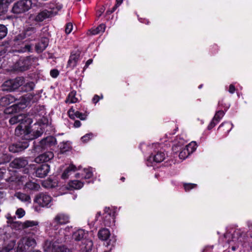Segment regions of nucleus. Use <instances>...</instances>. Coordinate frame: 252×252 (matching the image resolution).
<instances>
[{
    "label": "nucleus",
    "mask_w": 252,
    "mask_h": 252,
    "mask_svg": "<svg viewBox=\"0 0 252 252\" xmlns=\"http://www.w3.org/2000/svg\"><path fill=\"white\" fill-rule=\"evenodd\" d=\"M196 143L195 142H192L180 152L179 157L181 159H185L189 155L190 153L193 152L196 149Z\"/></svg>",
    "instance_id": "9b49d317"
},
{
    "label": "nucleus",
    "mask_w": 252,
    "mask_h": 252,
    "mask_svg": "<svg viewBox=\"0 0 252 252\" xmlns=\"http://www.w3.org/2000/svg\"><path fill=\"white\" fill-rule=\"evenodd\" d=\"M54 252H69V251L64 246H60L57 248Z\"/></svg>",
    "instance_id": "e433bc0d"
},
{
    "label": "nucleus",
    "mask_w": 252,
    "mask_h": 252,
    "mask_svg": "<svg viewBox=\"0 0 252 252\" xmlns=\"http://www.w3.org/2000/svg\"><path fill=\"white\" fill-rule=\"evenodd\" d=\"M69 221V217L67 215L63 213H59L54 218L53 223L63 225L68 223Z\"/></svg>",
    "instance_id": "ddd939ff"
},
{
    "label": "nucleus",
    "mask_w": 252,
    "mask_h": 252,
    "mask_svg": "<svg viewBox=\"0 0 252 252\" xmlns=\"http://www.w3.org/2000/svg\"><path fill=\"white\" fill-rule=\"evenodd\" d=\"M29 147V143L26 141L19 142L9 146L8 149L10 152L15 153L21 152Z\"/></svg>",
    "instance_id": "9d476101"
},
{
    "label": "nucleus",
    "mask_w": 252,
    "mask_h": 252,
    "mask_svg": "<svg viewBox=\"0 0 252 252\" xmlns=\"http://www.w3.org/2000/svg\"><path fill=\"white\" fill-rule=\"evenodd\" d=\"M56 140L55 138L52 136L47 137L42 139L39 143L38 147H40L43 150L47 149L48 147L55 144Z\"/></svg>",
    "instance_id": "2eb2a0df"
},
{
    "label": "nucleus",
    "mask_w": 252,
    "mask_h": 252,
    "mask_svg": "<svg viewBox=\"0 0 252 252\" xmlns=\"http://www.w3.org/2000/svg\"><path fill=\"white\" fill-rule=\"evenodd\" d=\"M84 171L86 173V175L85 176V178L86 179H89L91 178L93 175L92 171H91L89 169H85Z\"/></svg>",
    "instance_id": "c03bdc74"
},
{
    "label": "nucleus",
    "mask_w": 252,
    "mask_h": 252,
    "mask_svg": "<svg viewBox=\"0 0 252 252\" xmlns=\"http://www.w3.org/2000/svg\"><path fill=\"white\" fill-rule=\"evenodd\" d=\"M25 187L26 189L32 191H38L40 188L39 184L31 181L27 182Z\"/></svg>",
    "instance_id": "4be33fe9"
},
{
    "label": "nucleus",
    "mask_w": 252,
    "mask_h": 252,
    "mask_svg": "<svg viewBox=\"0 0 252 252\" xmlns=\"http://www.w3.org/2000/svg\"><path fill=\"white\" fill-rule=\"evenodd\" d=\"M36 32V28L34 27H28L24 31L23 34L18 35L15 39V40H21L27 37H31L35 39L37 36L35 34Z\"/></svg>",
    "instance_id": "1a4fd4ad"
},
{
    "label": "nucleus",
    "mask_w": 252,
    "mask_h": 252,
    "mask_svg": "<svg viewBox=\"0 0 252 252\" xmlns=\"http://www.w3.org/2000/svg\"><path fill=\"white\" fill-rule=\"evenodd\" d=\"M120 5L116 3L115 5L113 7L112 9L111 10L113 12Z\"/></svg>",
    "instance_id": "6e6d98bb"
},
{
    "label": "nucleus",
    "mask_w": 252,
    "mask_h": 252,
    "mask_svg": "<svg viewBox=\"0 0 252 252\" xmlns=\"http://www.w3.org/2000/svg\"><path fill=\"white\" fill-rule=\"evenodd\" d=\"M24 82V78L22 77L7 80L1 86V90L3 91H13L20 86H22Z\"/></svg>",
    "instance_id": "39448f33"
},
{
    "label": "nucleus",
    "mask_w": 252,
    "mask_h": 252,
    "mask_svg": "<svg viewBox=\"0 0 252 252\" xmlns=\"http://www.w3.org/2000/svg\"><path fill=\"white\" fill-rule=\"evenodd\" d=\"M235 91V88L234 86L232 84H231L229 86V92L231 94H233L234 93Z\"/></svg>",
    "instance_id": "de8ad7c7"
},
{
    "label": "nucleus",
    "mask_w": 252,
    "mask_h": 252,
    "mask_svg": "<svg viewBox=\"0 0 252 252\" xmlns=\"http://www.w3.org/2000/svg\"><path fill=\"white\" fill-rule=\"evenodd\" d=\"M76 167L74 165H70L63 172L62 175V178L63 179L68 178L72 172L75 171Z\"/></svg>",
    "instance_id": "393cba45"
},
{
    "label": "nucleus",
    "mask_w": 252,
    "mask_h": 252,
    "mask_svg": "<svg viewBox=\"0 0 252 252\" xmlns=\"http://www.w3.org/2000/svg\"><path fill=\"white\" fill-rule=\"evenodd\" d=\"M53 15L52 11L45 9L39 12L34 18L36 22H42L45 19L51 17Z\"/></svg>",
    "instance_id": "f3484780"
},
{
    "label": "nucleus",
    "mask_w": 252,
    "mask_h": 252,
    "mask_svg": "<svg viewBox=\"0 0 252 252\" xmlns=\"http://www.w3.org/2000/svg\"><path fill=\"white\" fill-rule=\"evenodd\" d=\"M73 29V25L71 23H68L66 24L65 32L66 33L69 34L70 33Z\"/></svg>",
    "instance_id": "4c0bfd02"
},
{
    "label": "nucleus",
    "mask_w": 252,
    "mask_h": 252,
    "mask_svg": "<svg viewBox=\"0 0 252 252\" xmlns=\"http://www.w3.org/2000/svg\"><path fill=\"white\" fill-rule=\"evenodd\" d=\"M81 122L77 120L75 121L74 123V126L75 127H79L81 126Z\"/></svg>",
    "instance_id": "603ef678"
},
{
    "label": "nucleus",
    "mask_w": 252,
    "mask_h": 252,
    "mask_svg": "<svg viewBox=\"0 0 252 252\" xmlns=\"http://www.w3.org/2000/svg\"><path fill=\"white\" fill-rule=\"evenodd\" d=\"M11 0H0V15L7 11L8 4Z\"/></svg>",
    "instance_id": "b1692460"
},
{
    "label": "nucleus",
    "mask_w": 252,
    "mask_h": 252,
    "mask_svg": "<svg viewBox=\"0 0 252 252\" xmlns=\"http://www.w3.org/2000/svg\"><path fill=\"white\" fill-rule=\"evenodd\" d=\"M244 240V237H240L238 239V246H239V245H242L243 246V241Z\"/></svg>",
    "instance_id": "09e8293b"
},
{
    "label": "nucleus",
    "mask_w": 252,
    "mask_h": 252,
    "mask_svg": "<svg viewBox=\"0 0 252 252\" xmlns=\"http://www.w3.org/2000/svg\"><path fill=\"white\" fill-rule=\"evenodd\" d=\"M31 49V46L28 44H25L21 49V52H25L26 51H30Z\"/></svg>",
    "instance_id": "79ce46f5"
},
{
    "label": "nucleus",
    "mask_w": 252,
    "mask_h": 252,
    "mask_svg": "<svg viewBox=\"0 0 252 252\" xmlns=\"http://www.w3.org/2000/svg\"><path fill=\"white\" fill-rule=\"evenodd\" d=\"M16 214L19 218H21L25 215V212L23 209L19 208L17 210Z\"/></svg>",
    "instance_id": "ea45409f"
},
{
    "label": "nucleus",
    "mask_w": 252,
    "mask_h": 252,
    "mask_svg": "<svg viewBox=\"0 0 252 252\" xmlns=\"http://www.w3.org/2000/svg\"><path fill=\"white\" fill-rule=\"evenodd\" d=\"M116 0V3L121 5V3L123 2V0Z\"/></svg>",
    "instance_id": "13d9d810"
},
{
    "label": "nucleus",
    "mask_w": 252,
    "mask_h": 252,
    "mask_svg": "<svg viewBox=\"0 0 252 252\" xmlns=\"http://www.w3.org/2000/svg\"><path fill=\"white\" fill-rule=\"evenodd\" d=\"M112 13H113L112 10H107V12H106V13L108 14H111Z\"/></svg>",
    "instance_id": "680f3d73"
},
{
    "label": "nucleus",
    "mask_w": 252,
    "mask_h": 252,
    "mask_svg": "<svg viewBox=\"0 0 252 252\" xmlns=\"http://www.w3.org/2000/svg\"><path fill=\"white\" fill-rule=\"evenodd\" d=\"M93 137V134L92 133L86 134L85 135L81 137V140L83 142H88Z\"/></svg>",
    "instance_id": "c9c22d12"
},
{
    "label": "nucleus",
    "mask_w": 252,
    "mask_h": 252,
    "mask_svg": "<svg viewBox=\"0 0 252 252\" xmlns=\"http://www.w3.org/2000/svg\"><path fill=\"white\" fill-rule=\"evenodd\" d=\"M38 224L37 221L33 220H27L23 223H21V226L23 228H27L32 227L34 226H36Z\"/></svg>",
    "instance_id": "c85d7f7f"
},
{
    "label": "nucleus",
    "mask_w": 252,
    "mask_h": 252,
    "mask_svg": "<svg viewBox=\"0 0 252 252\" xmlns=\"http://www.w3.org/2000/svg\"><path fill=\"white\" fill-rule=\"evenodd\" d=\"M99 96L97 95H95L93 98V102L94 103H96L99 100Z\"/></svg>",
    "instance_id": "8fccbe9b"
},
{
    "label": "nucleus",
    "mask_w": 252,
    "mask_h": 252,
    "mask_svg": "<svg viewBox=\"0 0 252 252\" xmlns=\"http://www.w3.org/2000/svg\"><path fill=\"white\" fill-rule=\"evenodd\" d=\"M35 85L33 82H30L27 83L21 88L22 91L25 92H30L34 89Z\"/></svg>",
    "instance_id": "c756f323"
},
{
    "label": "nucleus",
    "mask_w": 252,
    "mask_h": 252,
    "mask_svg": "<svg viewBox=\"0 0 252 252\" xmlns=\"http://www.w3.org/2000/svg\"><path fill=\"white\" fill-rule=\"evenodd\" d=\"M87 235V233L85 232L84 230L79 229L73 233L72 237L75 241H82L83 245L82 249L86 252H90L92 250L93 243L92 240L86 239Z\"/></svg>",
    "instance_id": "7ed1b4c3"
},
{
    "label": "nucleus",
    "mask_w": 252,
    "mask_h": 252,
    "mask_svg": "<svg viewBox=\"0 0 252 252\" xmlns=\"http://www.w3.org/2000/svg\"><path fill=\"white\" fill-rule=\"evenodd\" d=\"M28 164V160L24 158H16L10 163L11 166L15 168L25 167Z\"/></svg>",
    "instance_id": "dca6fc26"
},
{
    "label": "nucleus",
    "mask_w": 252,
    "mask_h": 252,
    "mask_svg": "<svg viewBox=\"0 0 252 252\" xmlns=\"http://www.w3.org/2000/svg\"><path fill=\"white\" fill-rule=\"evenodd\" d=\"M76 118H79L81 120H84L86 118L83 114L78 111H76Z\"/></svg>",
    "instance_id": "37998d69"
},
{
    "label": "nucleus",
    "mask_w": 252,
    "mask_h": 252,
    "mask_svg": "<svg viewBox=\"0 0 252 252\" xmlns=\"http://www.w3.org/2000/svg\"><path fill=\"white\" fill-rule=\"evenodd\" d=\"M5 174L1 169H0V180L4 177Z\"/></svg>",
    "instance_id": "864d4df0"
},
{
    "label": "nucleus",
    "mask_w": 252,
    "mask_h": 252,
    "mask_svg": "<svg viewBox=\"0 0 252 252\" xmlns=\"http://www.w3.org/2000/svg\"><path fill=\"white\" fill-rule=\"evenodd\" d=\"M49 40L47 38H42L40 41L35 45L36 51L38 53H41L47 47Z\"/></svg>",
    "instance_id": "a211bd4d"
},
{
    "label": "nucleus",
    "mask_w": 252,
    "mask_h": 252,
    "mask_svg": "<svg viewBox=\"0 0 252 252\" xmlns=\"http://www.w3.org/2000/svg\"><path fill=\"white\" fill-rule=\"evenodd\" d=\"M34 201L41 207H49L52 197L46 193H40L35 196Z\"/></svg>",
    "instance_id": "6e6552de"
},
{
    "label": "nucleus",
    "mask_w": 252,
    "mask_h": 252,
    "mask_svg": "<svg viewBox=\"0 0 252 252\" xmlns=\"http://www.w3.org/2000/svg\"><path fill=\"white\" fill-rule=\"evenodd\" d=\"M37 60L36 58L28 57L20 59L15 64V69L19 71H25L29 69L30 66Z\"/></svg>",
    "instance_id": "423d86ee"
},
{
    "label": "nucleus",
    "mask_w": 252,
    "mask_h": 252,
    "mask_svg": "<svg viewBox=\"0 0 252 252\" xmlns=\"http://www.w3.org/2000/svg\"><path fill=\"white\" fill-rule=\"evenodd\" d=\"M7 218L8 220V222H11L13 221V219L11 217H7Z\"/></svg>",
    "instance_id": "052dcab7"
},
{
    "label": "nucleus",
    "mask_w": 252,
    "mask_h": 252,
    "mask_svg": "<svg viewBox=\"0 0 252 252\" xmlns=\"http://www.w3.org/2000/svg\"><path fill=\"white\" fill-rule=\"evenodd\" d=\"M70 188L73 189H79L83 186V183L78 180H74L69 182Z\"/></svg>",
    "instance_id": "cd10ccee"
},
{
    "label": "nucleus",
    "mask_w": 252,
    "mask_h": 252,
    "mask_svg": "<svg viewBox=\"0 0 252 252\" xmlns=\"http://www.w3.org/2000/svg\"><path fill=\"white\" fill-rule=\"evenodd\" d=\"M217 123L215 121H214V120L213 119L212 121L211 122L210 125L208 126V129H212L213 127H214L215 126V125H216Z\"/></svg>",
    "instance_id": "49530a36"
},
{
    "label": "nucleus",
    "mask_w": 252,
    "mask_h": 252,
    "mask_svg": "<svg viewBox=\"0 0 252 252\" xmlns=\"http://www.w3.org/2000/svg\"><path fill=\"white\" fill-rule=\"evenodd\" d=\"M105 29V26L104 24H100L96 29H92L90 31L92 34H96L100 32H104Z\"/></svg>",
    "instance_id": "7c9ffc66"
},
{
    "label": "nucleus",
    "mask_w": 252,
    "mask_h": 252,
    "mask_svg": "<svg viewBox=\"0 0 252 252\" xmlns=\"http://www.w3.org/2000/svg\"><path fill=\"white\" fill-rule=\"evenodd\" d=\"M58 7V9H61L62 8V5H59Z\"/></svg>",
    "instance_id": "774afa93"
},
{
    "label": "nucleus",
    "mask_w": 252,
    "mask_h": 252,
    "mask_svg": "<svg viewBox=\"0 0 252 252\" xmlns=\"http://www.w3.org/2000/svg\"><path fill=\"white\" fill-rule=\"evenodd\" d=\"M60 149L62 153H64L66 151H68L70 149L69 144L66 143H63L61 144Z\"/></svg>",
    "instance_id": "f704fd0d"
},
{
    "label": "nucleus",
    "mask_w": 252,
    "mask_h": 252,
    "mask_svg": "<svg viewBox=\"0 0 252 252\" xmlns=\"http://www.w3.org/2000/svg\"><path fill=\"white\" fill-rule=\"evenodd\" d=\"M232 249L233 251H235V249H236V247H235V246H233V247H232Z\"/></svg>",
    "instance_id": "338daca9"
},
{
    "label": "nucleus",
    "mask_w": 252,
    "mask_h": 252,
    "mask_svg": "<svg viewBox=\"0 0 252 252\" xmlns=\"http://www.w3.org/2000/svg\"><path fill=\"white\" fill-rule=\"evenodd\" d=\"M76 94V92L75 91H73L71 92L65 100L66 103H74L77 102L78 101V98L75 97Z\"/></svg>",
    "instance_id": "a878e982"
},
{
    "label": "nucleus",
    "mask_w": 252,
    "mask_h": 252,
    "mask_svg": "<svg viewBox=\"0 0 252 252\" xmlns=\"http://www.w3.org/2000/svg\"><path fill=\"white\" fill-rule=\"evenodd\" d=\"M15 196L20 200L24 202H30L31 200L30 196L25 193L17 192L16 193Z\"/></svg>",
    "instance_id": "bb28decb"
},
{
    "label": "nucleus",
    "mask_w": 252,
    "mask_h": 252,
    "mask_svg": "<svg viewBox=\"0 0 252 252\" xmlns=\"http://www.w3.org/2000/svg\"><path fill=\"white\" fill-rule=\"evenodd\" d=\"M54 158V154L52 152H47L40 155L35 158L34 161L36 163L45 162Z\"/></svg>",
    "instance_id": "4468645a"
},
{
    "label": "nucleus",
    "mask_w": 252,
    "mask_h": 252,
    "mask_svg": "<svg viewBox=\"0 0 252 252\" xmlns=\"http://www.w3.org/2000/svg\"><path fill=\"white\" fill-rule=\"evenodd\" d=\"M165 158V154L161 152H158L157 154L150 156L148 160L151 161L152 160L157 163L161 162Z\"/></svg>",
    "instance_id": "aec40b11"
},
{
    "label": "nucleus",
    "mask_w": 252,
    "mask_h": 252,
    "mask_svg": "<svg viewBox=\"0 0 252 252\" xmlns=\"http://www.w3.org/2000/svg\"><path fill=\"white\" fill-rule=\"evenodd\" d=\"M120 5L116 3L115 5L113 7L112 9L111 10L113 12Z\"/></svg>",
    "instance_id": "4d7b16f0"
},
{
    "label": "nucleus",
    "mask_w": 252,
    "mask_h": 252,
    "mask_svg": "<svg viewBox=\"0 0 252 252\" xmlns=\"http://www.w3.org/2000/svg\"><path fill=\"white\" fill-rule=\"evenodd\" d=\"M11 109H12V111L13 110V108H7V109L6 110V112H5V113H10V110Z\"/></svg>",
    "instance_id": "bf43d9fd"
},
{
    "label": "nucleus",
    "mask_w": 252,
    "mask_h": 252,
    "mask_svg": "<svg viewBox=\"0 0 252 252\" xmlns=\"http://www.w3.org/2000/svg\"><path fill=\"white\" fill-rule=\"evenodd\" d=\"M103 11H104V10H103V9H102V11H100L99 14V15H98V16H99H99H100L101 15V14H102V13L103 12Z\"/></svg>",
    "instance_id": "0e129e2a"
},
{
    "label": "nucleus",
    "mask_w": 252,
    "mask_h": 252,
    "mask_svg": "<svg viewBox=\"0 0 252 252\" xmlns=\"http://www.w3.org/2000/svg\"><path fill=\"white\" fill-rule=\"evenodd\" d=\"M233 126V124L230 123H223L221 124V125L219 126V128H220L222 127H223L224 128L223 129V131H226V134H227L232 129Z\"/></svg>",
    "instance_id": "2f4dec72"
},
{
    "label": "nucleus",
    "mask_w": 252,
    "mask_h": 252,
    "mask_svg": "<svg viewBox=\"0 0 252 252\" xmlns=\"http://www.w3.org/2000/svg\"><path fill=\"white\" fill-rule=\"evenodd\" d=\"M50 171V166L47 164L40 165L35 170V175L39 178H44L46 176Z\"/></svg>",
    "instance_id": "f8f14e48"
},
{
    "label": "nucleus",
    "mask_w": 252,
    "mask_h": 252,
    "mask_svg": "<svg viewBox=\"0 0 252 252\" xmlns=\"http://www.w3.org/2000/svg\"><path fill=\"white\" fill-rule=\"evenodd\" d=\"M109 208H106L105 209V213L108 212V211H109Z\"/></svg>",
    "instance_id": "69168bd1"
},
{
    "label": "nucleus",
    "mask_w": 252,
    "mask_h": 252,
    "mask_svg": "<svg viewBox=\"0 0 252 252\" xmlns=\"http://www.w3.org/2000/svg\"><path fill=\"white\" fill-rule=\"evenodd\" d=\"M50 75L53 78H56L59 75V71L57 69H52L50 71Z\"/></svg>",
    "instance_id": "a18cd8bd"
},
{
    "label": "nucleus",
    "mask_w": 252,
    "mask_h": 252,
    "mask_svg": "<svg viewBox=\"0 0 252 252\" xmlns=\"http://www.w3.org/2000/svg\"><path fill=\"white\" fill-rule=\"evenodd\" d=\"M32 4L31 0H20L13 4L12 11L17 14L24 13L32 7Z\"/></svg>",
    "instance_id": "20e7f679"
},
{
    "label": "nucleus",
    "mask_w": 252,
    "mask_h": 252,
    "mask_svg": "<svg viewBox=\"0 0 252 252\" xmlns=\"http://www.w3.org/2000/svg\"><path fill=\"white\" fill-rule=\"evenodd\" d=\"M224 115V112L222 110H220L217 111L214 118V121H215L217 123H218L220 120L223 117Z\"/></svg>",
    "instance_id": "473e14b6"
},
{
    "label": "nucleus",
    "mask_w": 252,
    "mask_h": 252,
    "mask_svg": "<svg viewBox=\"0 0 252 252\" xmlns=\"http://www.w3.org/2000/svg\"><path fill=\"white\" fill-rule=\"evenodd\" d=\"M197 186L196 184H186L184 185V188L186 191L189 190L190 189L195 188Z\"/></svg>",
    "instance_id": "a19ab883"
},
{
    "label": "nucleus",
    "mask_w": 252,
    "mask_h": 252,
    "mask_svg": "<svg viewBox=\"0 0 252 252\" xmlns=\"http://www.w3.org/2000/svg\"><path fill=\"white\" fill-rule=\"evenodd\" d=\"M15 101L14 97L11 95H6L0 99V105L6 106Z\"/></svg>",
    "instance_id": "412c9836"
},
{
    "label": "nucleus",
    "mask_w": 252,
    "mask_h": 252,
    "mask_svg": "<svg viewBox=\"0 0 252 252\" xmlns=\"http://www.w3.org/2000/svg\"><path fill=\"white\" fill-rule=\"evenodd\" d=\"M68 114L70 118L74 119L76 118V111L72 108L69 110Z\"/></svg>",
    "instance_id": "58836bf2"
},
{
    "label": "nucleus",
    "mask_w": 252,
    "mask_h": 252,
    "mask_svg": "<svg viewBox=\"0 0 252 252\" xmlns=\"http://www.w3.org/2000/svg\"><path fill=\"white\" fill-rule=\"evenodd\" d=\"M93 62V60L92 59H89V60H88L87 61V62L86 63V64L84 66V68H86L88 67V66L91 64Z\"/></svg>",
    "instance_id": "3c124183"
},
{
    "label": "nucleus",
    "mask_w": 252,
    "mask_h": 252,
    "mask_svg": "<svg viewBox=\"0 0 252 252\" xmlns=\"http://www.w3.org/2000/svg\"><path fill=\"white\" fill-rule=\"evenodd\" d=\"M178 147V146H174V147H173V150H177L176 149H177Z\"/></svg>",
    "instance_id": "e2e57ef3"
},
{
    "label": "nucleus",
    "mask_w": 252,
    "mask_h": 252,
    "mask_svg": "<svg viewBox=\"0 0 252 252\" xmlns=\"http://www.w3.org/2000/svg\"><path fill=\"white\" fill-rule=\"evenodd\" d=\"M3 243L0 247V252H10L13 250L17 240L16 235L12 232H5L2 236Z\"/></svg>",
    "instance_id": "f03ea898"
},
{
    "label": "nucleus",
    "mask_w": 252,
    "mask_h": 252,
    "mask_svg": "<svg viewBox=\"0 0 252 252\" xmlns=\"http://www.w3.org/2000/svg\"><path fill=\"white\" fill-rule=\"evenodd\" d=\"M35 245L34 239L29 237H24L18 244L17 252H26L30 247H33Z\"/></svg>",
    "instance_id": "0eeeda50"
},
{
    "label": "nucleus",
    "mask_w": 252,
    "mask_h": 252,
    "mask_svg": "<svg viewBox=\"0 0 252 252\" xmlns=\"http://www.w3.org/2000/svg\"><path fill=\"white\" fill-rule=\"evenodd\" d=\"M110 232L108 229L103 228L100 229L98 233V236L100 239L105 241L110 236Z\"/></svg>",
    "instance_id": "5701e85b"
},
{
    "label": "nucleus",
    "mask_w": 252,
    "mask_h": 252,
    "mask_svg": "<svg viewBox=\"0 0 252 252\" xmlns=\"http://www.w3.org/2000/svg\"><path fill=\"white\" fill-rule=\"evenodd\" d=\"M9 122L11 125L20 123L15 129V134L26 140L37 138L43 133V130L41 128L34 131L31 130L30 125L32 121L25 114L15 115L10 119Z\"/></svg>",
    "instance_id": "f257e3e1"
},
{
    "label": "nucleus",
    "mask_w": 252,
    "mask_h": 252,
    "mask_svg": "<svg viewBox=\"0 0 252 252\" xmlns=\"http://www.w3.org/2000/svg\"><path fill=\"white\" fill-rule=\"evenodd\" d=\"M7 28L3 25H0V39L4 38L7 34Z\"/></svg>",
    "instance_id": "72a5a7b5"
},
{
    "label": "nucleus",
    "mask_w": 252,
    "mask_h": 252,
    "mask_svg": "<svg viewBox=\"0 0 252 252\" xmlns=\"http://www.w3.org/2000/svg\"><path fill=\"white\" fill-rule=\"evenodd\" d=\"M79 53H76L74 54H71L68 61L67 66L71 68H74L76 65L79 59Z\"/></svg>",
    "instance_id": "6ab92c4d"
},
{
    "label": "nucleus",
    "mask_w": 252,
    "mask_h": 252,
    "mask_svg": "<svg viewBox=\"0 0 252 252\" xmlns=\"http://www.w3.org/2000/svg\"><path fill=\"white\" fill-rule=\"evenodd\" d=\"M5 180L7 182H14L15 181V178L13 177H10L8 179H5Z\"/></svg>",
    "instance_id": "5fc2aeb1"
}]
</instances>
